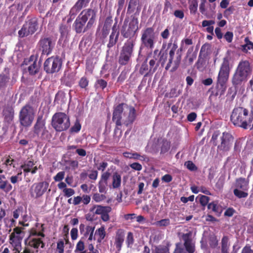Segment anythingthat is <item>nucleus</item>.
Listing matches in <instances>:
<instances>
[{
    "mask_svg": "<svg viewBox=\"0 0 253 253\" xmlns=\"http://www.w3.org/2000/svg\"><path fill=\"white\" fill-rule=\"evenodd\" d=\"M92 199L94 201L98 203L106 199V196L103 194L96 193L93 194Z\"/></svg>",
    "mask_w": 253,
    "mask_h": 253,
    "instance_id": "56",
    "label": "nucleus"
},
{
    "mask_svg": "<svg viewBox=\"0 0 253 253\" xmlns=\"http://www.w3.org/2000/svg\"><path fill=\"white\" fill-rule=\"evenodd\" d=\"M141 38L155 39L154 29L153 27H148L142 31Z\"/></svg>",
    "mask_w": 253,
    "mask_h": 253,
    "instance_id": "30",
    "label": "nucleus"
},
{
    "mask_svg": "<svg viewBox=\"0 0 253 253\" xmlns=\"http://www.w3.org/2000/svg\"><path fill=\"white\" fill-rule=\"evenodd\" d=\"M138 19L135 15H131L130 21L126 18L121 29V34L125 39L135 40L139 30Z\"/></svg>",
    "mask_w": 253,
    "mask_h": 253,
    "instance_id": "4",
    "label": "nucleus"
},
{
    "mask_svg": "<svg viewBox=\"0 0 253 253\" xmlns=\"http://www.w3.org/2000/svg\"><path fill=\"white\" fill-rule=\"evenodd\" d=\"M45 121L42 116H39L34 127V133L40 136L41 131L45 128Z\"/></svg>",
    "mask_w": 253,
    "mask_h": 253,
    "instance_id": "28",
    "label": "nucleus"
},
{
    "mask_svg": "<svg viewBox=\"0 0 253 253\" xmlns=\"http://www.w3.org/2000/svg\"><path fill=\"white\" fill-rule=\"evenodd\" d=\"M149 72V68L148 67L147 63V60L143 62L139 69V73L141 75H144V77H147L150 75V73H148Z\"/></svg>",
    "mask_w": 253,
    "mask_h": 253,
    "instance_id": "40",
    "label": "nucleus"
},
{
    "mask_svg": "<svg viewBox=\"0 0 253 253\" xmlns=\"http://www.w3.org/2000/svg\"><path fill=\"white\" fill-rule=\"evenodd\" d=\"M182 239L184 241V246L186 251L188 253H194L195 252L194 246L191 243V240L189 238V234L188 233L183 234Z\"/></svg>",
    "mask_w": 253,
    "mask_h": 253,
    "instance_id": "27",
    "label": "nucleus"
},
{
    "mask_svg": "<svg viewBox=\"0 0 253 253\" xmlns=\"http://www.w3.org/2000/svg\"><path fill=\"white\" fill-rule=\"evenodd\" d=\"M86 247L88 253H99V251L98 250H94V245L92 242H86Z\"/></svg>",
    "mask_w": 253,
    "mask_h": 253,
    "instance_id": "57",
    "label": "nucleus"
},
{
    "mask_svg": "<svg viewBox=\"0 0 253 253\" xmlns=\"http://www.w3.org/2000/svg\"><path fill=\"white\" fill-rule=\"evenodd\" d=\"M204 46H202L200 52L198 61L196 63V66L197 69H200L202 68L204 65L205 64V60L204 57H202V52L203 51Z\"/></svg>",
    "mask_w": 253,
    "mask_h": 253,
    "instance_id": "50",
    "label": "nucleus"
},
{
    "mask_svg": "<svg viewBox=\"0 0 253 253\" xmlns=\"http://www.w3.org/2000/svg\"><path fill=\"white\" fill-rule=\"evenodd\" d=\"M134 237L133 234L131 232H128L127 234L126 244L127 247L131 248L134 243Z\"/></svg>",
    "mask_w": 253,
    "mask_h": 253,
    "instance_id": "53",
    "label": "nucleus"
},
{
    "mask_svg": "<svg viewBox=\"0 0 253 253\" xmlns=\"http://www.w3.org/2000/svg\"><path fill=\"white\" fill-rule=\"evenodd\" d=\"M215 23L214 20H204L202 21V26L203 27H207L206 28V31L208 33L211 34V35H213V26L212 25Z\"/></svg>",
    "mask_w": 253,
    "mask_h": 253,
    "instance_id": "34",
    "label": "nucleus"
},
{
    "mask_svg": "<svg viewBox=\"0 0 253 253\" xmlns=\"http://www.w3.org/2000/svg\"><path fill=\"white\" fill-rule=\"evenodd\" d=\"M228 242V237L224 236L221 239V253H229V244Z\"/></svg>",
    "mask_w": 253,
    "mask_h": 253,
    "instance_id": "36",
    "label": "nucleus"
},
{
    "mask_svg": "<svg viewBox=\"0 0 253 253\" xmlns=\"http://www.w3.org/2000/svg\"><path fill=\"white\" fill-rule=\"evenodd\" d=\"M63 192L65 197H70L75 194V191L72 188H64L63 190Z\"/></svg>",
    "mask_w": 253,
    "mask_h": 253,
    "instance_id": "63",
    "label": "nucleus"
},
{
    "mask_svg": "<svg viewBox=\"0 0 253 253\" xmlns=\"http://www.w3.org/2000/svg\"><path fill=\"white\" fill-rule=\"evenodd\" d=\"M48 186V183L46 181L34 183L30 189L31 197L35 198L41 197L46 191Z\"/></svg>",
    "mask_w": 253,
    "mask_h": 253,
    "instance_id": "15",
    "label": "nucleus"
},
{
    "mask_svg": "<svg viewBox=\"0 0 253 253\" xmlns=\"http://www.w3.org/2000/svg\"><path fill=\"white\" fill-rule=\"evenodd\" d=\"M229 61L228 57H224L220 66L217 77L216 84L221 88H225L230 72Z\"/></svg>",
    "mask_w": 253,
    "mask_h": 253,
    "instance_id": "6",
    "label": "nucleus"
},
{
    "mask_svg": "<svg viewBox=\"0 0 253 253\" xmlns=\"http://www.w3.org/2000/svg\"><path fill=\"white\" fill-rule=\"evenodd\" d=\"M209 244L211 248L214 249L217 247L218 245V241L216 237H211L210 239Z\"/></svg>",
    "mask_w": 253,
    "mask_h": 253,
    "instance_id": "60",
    "label": "nucleus"
},
{
    "mask_svg": "<svg viewBox=\"0 0 253 253\" xmlns=\"http://www.w3.org/2000/svg\"><path fill=\"white\" fill-rule=\"evenodd\" d=\"M51 125L56 131L66 130L70 126L69 117L65 113L57 112L52 117Z\"/></svg>",
    "mask_w": 253,
    "mask_h": 253,
    "instance_id": "5",
    "label": "nucleus"
},
{
    "mask_svg": "<svg viewBox=\"0 0 253 253\" xmlns=\"http://www.w3.org/2000/svg\"><path fill=\"white\" fill-rule=\"evenodd\" d=\"M156 60L152 59L149 61V72L148 73H150V75H153L156 72L159 66V64L156 63Z\"/></svg>",
    "mask_w": 253,
    "mask_h": 253,
    "instance_id": "45",
    "label": "nucleus"
},
{
    "mask_svg": "<svg viewBox=\"0 0 253 253\" xmlns=\"http://www.w3.org/2000/svg\"><path fill=\"white\" fill-rule=\"evenodd\" d=\"M208 209L211 210L217 215L219 216L222 211L221 207L217 204L216 201H213L208 205Z\"/></svg>",
    "mask_w": 253,
    "mask_h": 253,
    "instance_id": "32",
    "label": "nucleus"
},
{
    "mask_svg": "<svg viewBox=\"0 0 253 253\" xmlns=\"http://www.w3.org/2000/svg\"><path fill=\"white\" fill-rule=\"evenodd\" d=\"M221 143L218 145L217 149L223 152L228 151L231 147V141L233 140V137L229 133L224 132L220 137Z\"/></svg>",
    "mask_w": 253,
    "mask_h": 253,
    "instance_id": "18",
    "label": "nucleus"
},
{
    "mask_svg": "<svg viewBox=\"0 0 253 253\" xmlns=\"http://www.w3.org/2000/svg\"><path fill=\"white\" fill-rule=\"evenodd\" d=\"M9 80L10 77L9 75L4 74H0V91L5 90Z\"/></svg>",
    "mask_w": 253,
    "mask_h": 253,
    "instance_id": "31",
    "label": "nucleus"
},
{
    "mask_svg": "<svg viewBox=\"0 0 253 253\" xmlns=\"http://www.w3.org/2000/svg\"><path fill=\"white\" fill-rule=\"evenodd\" d=\"M155 253H169V248L166 246H160L155 248Z\"/></svg>",
    "mask_w": 253,
    "mask_h": 253,
    "instance_id": "61",
    "label": "nucleus"
},
{
    "mask_svg": "<svg viewBox=\"0 0 253 253\" xmlns=\"http://www.w3.org/2000/svg\"><path fill=\"white\" fill-rule=\"evenodd\" d=\"M231 122L236 126L245 129H253V112L243 107L234 108L230 116Z\"/></svg>",
    "mask_w": 253,
    "mask_h": 253,
    "instance_id": "2",
    "label": "nucleus"
},
{
    "mask_svg": "<svg viewBox=\"0 0 253 253\" xmlns=\"http://www.w3.org/2000/svg\"><path fill=\"white\" fill-rule=\"evenodd\" d=\"M185 166L190 171H196L197 170V167L191 161H188L185 163Z\"/></svg>",
    "mask_w": 253,
    "mask_h": 253,
    "instance_id": "59",
    "label": "nucleus"
},
{
    "mask_svg": "<svg viewBox=\"0 0 253 253\" xmlns=\"http://www.w3.org/2000/svg\"><path fill=\"white\" fill-rule=\"evenodd\" d=\"M107 82L102 79L97 80L96 81L94 87L96 89H101L103 90L105 88H106L107 86Z\"/></svg>",
    "mask_w": 253,
    "mask_h": 253,
    "instance_id": "46",
    "label": "nucleus"
},
{
    "mask_svg": "<svg viewBox=\"0 0 253 253\" xmlns=\"http://www.w3.org/2000/svg\"><path fill=\"white\" fill-rule=\"evenodd\" d=\"M35 165L33 160H27L24 164L21 165V168L23 169V171L25 173L30 172L32 168Z\"/></svg>",
    "mask_w": 253,
    "mask_h": 253,
    "instance_id": "37",
    "label": "nucleus"
},
{
    "mask_svg": "<svg viewBox=\"0 0 253 253\" xmlns=\"http://www.w3.org/2000/svg\"><path fill=\"white\" fill-rule=\"evenodd\" d=\"M79 16L87 22V28H91L96 22L97 10L92 8L84 9L82 11Z\"/></svg>",
    "mask_w": 253,
    "mask_h": 253,
    "instance_id": "14",
    "label": "nucleus"
},
{
    "mask_svg": "<svg viewBox=\"0 0 253 253\" xmlns=\"http://www.w3.org/2000/svg\"><path fill=\"white\" fill-rule=\"evenodd\" d=\"M170 224V220L169 218L163 219L155 222V225L160 227H166Z\"/></svg>",
    "mask_w": 253,
    "mask_h": 253,
    "instance_id": "54",
    "label": "nucleus"
},
{
    "mask_svg": "<svg viewBox=\"0 0 253 253\" xmlns=\"http://www.w3.org/2000/svg\"><path fill=\"white\" fill-rule=\"evenodd\" d=\"M252 72L253 67L248 60L240 61L232 78L233 85L237 86L247 81Z\"/></svg>",
    "mask_w": 253,
    "mask_h": 253,
    "instance_id": "3",
    "label": "nucleus"
},
{
    "mask_svg": "<svg viewBox=\"0 0 253 253\" xmlns=\"http://www.w3.org/2000/svg\"><path fill=\"white\" fill-rule=\"evenodd\" d=\"M170 143L167 140H163L161 148V153H165L170 149Z\"/></svg>",
    "mask_w": 253,
    "mask_h": 253,
    "instance_id": "52",
    "label": "nucleus"
},
{
    "mask_svg": "<svg viewBox=\"0 0 253 253\" xmlns=\"http://www.w3.org/2000/svg\"><path fill=\"white\" fill-rule=\"evenodd\" d=\"M25 248L28 249L31 253H38L40 247L43 249L45 244L41 238H31L27 237L24 240Z\"/></svg>",
    "mask_w": 253,
    "mask_h": 253,
    "instance_id": "13",
    "label": "nucleus"
},
{
    "mask_svg": "<svg viewBox=\"0 0 253 253\" xmlns=\"http://www.w3.org/2000/svg\"><path fill=\"white\" fill-rule=\"evenodd\" d=\"M64 243L62 240H59L57 243V250L58 253H64Z\"/></svg>",
    "mask_w": 253,
    "mask_h": 253,
    "instance_id": "64",
    "label": "nucleus"
},
{
    "mask_svg": "<svg viewBox=\"0 0 253 253\" xmlns=\"http://www.w3.org/2000/svg\"><path fill=\"white\" fill-rule=\"evenodd\" d=\"M121 176L117 172L113 173L112 176V187L117 189L121 186Z\"/></svg>",
    "mask_w": 253,
    "mask_h": 253,
    "instance_id": "33",
    "label": "nucleus"
},
{
    "mask_svg": "<svg viewBox=\"0 0 253 253\" xmlns=\"http://www.w3.org/2000/svg\"><path fill=\"white\" fill-rule=\"evenodd\" d=\"M193 41L191 39L185 38L181 41L180 47L176 51V57L175 60L173 61V66L170 70L171 72L175 71L179 66L182 57L181 52L183 49L184 44L190 45L193 44Z\"/></svg>",
    "mask_w": 253,
    "mask_h": 253,
    "instance_id": "16",
    "label": "nucleus"
},
{
    "mask_svg": "<svg viewBox=\"0 0 253 253\" xmlns=\"http://www.w3.org/2000/svg\"><path fill=\"white\" fill-rule=\"evenodd\" d=\"M110 175L111 173L108 171H105L101 174L100 179L98 182V189L100 193L106 192L108 180Z\"/></svg>",
    "mask_w": 253,
    "mask_h": 253,
    "instance_id": "25",
    "label": "nucleus"
},
{
    "mask_svg": "<svg viewBox=\"0 0 253 253\" xmlns=\"http://www.w3.org/2000/svg\"><path fill=\"white\" fill-rule=\"evenodd\" d=\"M171 45L172 46H171L170 50H169V62L167 63V64L165 67V69L166 71H168L170 69V68L171 66L173 60L174 59V56L175 55V52L176 51V49L178 47L177 44L176 42H174L172 44L171 43H169L168 44L169 47H170V46H171Z\"/></svg>",
    "mask_w": 253,
    "mask_h": 253,
    "instance_id": "26",
    "label": "nucleus"
},
{
    "mask_svg": "<svg viewBox=\"0 0 253 253\" xmlns=\"http://www.w3.org/2000/svg\"><path fill=\"white\" fill-rule=\"evenodd\" d=\"M200 196V203L202 206L205 207L208 205L210 201V197L205 195H199Z\"/></svg>",
    "mask_w": 253,
    "mask_h": 253,
    "instance_id": "58",
    "label": "nucleus"
},
{
    "mask_svg": "<svg viewBox=\"0 0 253 253\" xmlns=\"http://www.w3.org/2000/svg\"><path fill=\"white\" fill-rule=\"evenodd\" d=\"M141 45L147 48L152 49L154 47V40L141 38Z\"/></svg>",
    "mask_w": 253,
    "mask_h": 253,
    "instance_id": "38",
    "label": "nucleus"
},
{
    "mask_svg": "<svg viewBox=\"0 0 253 253\" xmlns=\"http://www.w3.org/2000/svg\"><path fill=\"white\" fill-rule=\"evenodd\" d=\"M135 44V40H127L122 47L120 53L131 57Z\"/></svg>",
    "mask_w": 253,
    "mask_h": 253,
    "instance_id": "23",
    "label": "nucleus"
},
{
    "mask_svg": "<svg viewBox=\"0 0 253 253\" xmlns=\"http://www.w3.org/2000/svg\"><path fill=\"white\" fill-rule=\"evenodd\" d=\"M106 231L104 226H101L100 228L96 229L95 232V235L98 236L97 243H100L106 236Z\"/></svg>",
    "mask_w": 253,
    "mask_h": 253,
    "instance_id": "35",
    "label": "nucleus"
},
{
    "mask_svg": "<svg viewBox=\"0 0 253 253\" xmlns=\"http://www.w3.org/2000/svg\"><path fill=\"white\" fill-rule=\"evenodd\" d=\"M95 209L94 213L100 215L101 219L104 221H108L110 219L109 213L111 211L112 208L110 206H103L101 205H94L90 210L93 211Z\"/></svg>",
    "mask_w": 253,
    "mask_h": 253,
    "instance_id": "17",
    "label": "nucleus"
},
{
    "mask_svg": "<svg viewBox=\"0 0 253 253\" xmlns=\"http://www.w3.org/2000/svg\"><path fill=\"white\" fill-rule=\"evenodd\" d=\"M63 61L59 56H52L45 60L43 64L44 71L47 74H53L61 69Z\"/></svg>",
    "mask_w": 253,
    "mask_h": 253,
    "instance_id": "8",
    "label": "nucleus"
},
{
    "mask_svg": "<svg viewBox=\"0 0 253 253\" xmlns=\"http://www.w3.org/2000/svg\"><path fill=\"white\" fill-rule=\"evenodd\" d=\"M12 189V186L7 180L4 175H0V190L7 193Z\"/></svg>",
    "mask_w": 253,
    "mask_h": 253,
    "instance_id": "29",
    "label": "nucleus"
},
{
    "mask_svg": "<svg viewBox=\"0 0 253 253\" xmlns=\"http://www.w3.org/2000/svg\"><path fill=\"white\" fill-rule=\"evenodd\" d=\"M189 8L190 13L195 15L197 12L198 0H192L191 1L189 2Z\"/></svg>",
    "mask_w": 253,
    "mask_h": 253,
    "instance_id": "41",
    "label": "nucleus"
},
{
    "mask_svg": "<svg viewBox=\"0 0 253 253\" xmlns=\"http://www.w3.org/2000/svg\"><path fill=\"white\" fill-rule=\"evenodd\" d=\"M245 42H246V44L242 45L241 46L242 50L245 53H247L248 50H250L251 49H253V42L250 41L248 37L245 38Z\"/></svg>",
    "mask_w": 253,
    "mask_h": 253,
    "instance_id": "43",
    "label": "nucleus"
},
{
    "mask_svg": "<svg viewBox=\"0 0 253 253\" xmlns=\"http://www.w3.org/2000/svg\"><path fill=\"white\" fill-rule=\"evenodd\" d=\"M38 28V18L35 16H28L27 20L22 26L18 34L20 38H22L34 34Z\"/></svg>",
    "mask_w": 253,
    "mask_h": 253,
    "instance_id": "7",
    "label": "nucleus"
},
{
    "mask_svg": "<svg viewBox=\"0 0 253 253\" xmlns=\"http://www.w3.org/2000/svg\"><path fill=\"white\" fill-rule=\"evenodd\" d=\"M34 57L31 56L29 59H25L23 64L29 65L27 70L30 75L33 76L37 74L40 68V66L38 64L36 60H34Z\"/></svg>",
    "mask_w": 253,
    "mask_h": 253,
    "instance_id": "19",
    "label": "nucleus"
},
{
    "mask_svg": "<svg viewBox=\"0 0 253 253\" xmlns=\"http://www.w3.org/2000/svg\"><path fill=\"white\" fill-rule=\"evenodd\" d=\"M249 180L243 177L236 179L235 183V188L233 190L234 195L240 199L247 197L249 189Z\"/></svg>",
    "mask_w": 253,
    "mask_h": 253,
    "instance_id": "10",
    "label": "nucleus"
},
{
    "mask_svg": "<svg viewBox=\"0 0 253 253\" xmlns=\"http://www.w3.org/2000/svg\"><path fill=\"white\" fill-rule=\"evenodd\" d=\"M89 84V80L85 77H82L79 81L78 84L80 87L85 90L87 89V87Z\"/></svg>",
    "mask_w": 253,
    "mask_h": 253,
    "instance_id": "49",
    "label": "nucleus"
},
{
    "mask_svg": "<svg viewBox=\"0 0 253 253\" xmlns=\"http://www.w3.org/2000/svg\"><path fill=\"white\" fill-rule=\"evenodd\" d=\"M112 23H113L112 17L111 16H108L106 18V19L105 20L103 27H105V28H107L110 29Z\"/></svg>",
    "mask_w": 253,
    "mask_h": 253,
    "instance_id": "62",
    "label": "nucleus"
},
{
    "mask_svg": "<svg viewBox=\"0 0 253 253\" xmlns=\"http://www.w3.org/2000/svg\"><path fill=\"white\" fill-rule=\"evenodd\" d=\"M125 231L123 229H119L116 232L114 244L118 252H120L125 240Z\"/></svg>",
    "mask_w": 253,
    "mask_h": 253,
    "instance_id": "24",
    "label": "nucleus"
},
{
    "mask_svg": "<svg viewBox=\"0 0 253 253\" xmlns=\"http://www.w3.org/2000/svg\"><path fill=\"white\" fill-rule=\"evenodd\" d=\"M90 0H78L69 12L70 18L74 19L80 10L86 7Z\"/></svg>",
    "mask_w": 253,
    "mask_h": 253,
    "instance_id": "20",
    "label": "nucleus"
},
{
    "mask_svg": "<svg viewBox=\"0 0 253 253\" xmlns=\"http://www.w3.org/2000/svg\"><path fill=\"white\" fill-rule=\"evenodd\" d=\"M94 69V65L91 60H87L85 64V73L92 74Z\"/></svg>",
    "mask_w": 253,
    "mask_h": 253,
    "instance_id": "51",
    "label": "nucleus"
},
{
    "mask_svg": "<svg viewBox=\"0 0 253 253\" xmlns=\"http://www.w3.org/2000/svg\"><path fill=\"white\" fill-rule=\"evenodd\" d=\"M139 4V0H129L127 13H131L134 11L136 9V7Z\"/></svg>",
    "mask_w": 253,
    "mask_h": 253,
    "instance_id": "39",
    "label": "nucleus"
},
{
    "mask_svg": "<svg viewBox=\"0 0 253 253\" xmlns=\"http://www.w3.org/2000/svg\"><path fill=\"white\" fill-rule=\"evenodd\" d=\"M55 45V40L52 37L42 36L38 43L39 49L42 55L50 54Z\"/></svg>",
    "mask_w": 253,
    "mask_h": 253,
    "instance_id": "11",
    "label": "nucleus"
},
{
    "mask_svg": "<svg viewBox=\"0 0 253 253\" xmlns=\"http://www.w3.org/2000/svg\"><path fill=\"white\" fill-rule=\"evenodd\" d=\"M125 103H120L117 105L114 109L112 116V121L116 125L114 129V138L117 141H119L122 136V131L121 126L123 124L126 126H131L136 118L135 110L134 108L131 107L129 108V112L127 117L123 120V116L126 115L124 112V106Z\"/></svg>",
    "mask_w": 253,
    "mask_h": 253,
    "instance_id": "1",
    "label": "nucleus"
},
{
    "mask_svg": "<svg viewBox=\"0 0 253 253\" xmlns=\"http://www.w3.org/2000/svg\"><path fill=\"white\" fill-rule=\"evenodd\" d=\"M131 58L126 55L120 53L118 59V63L122 66L126 65L128 63Z\"/></svg>",
    "mask_w": 253,
    "mask_h": 253,
    "instance_id": "42",
    "label": "nucleus"
},
{
    "mask_svg": "<svg viewBox=\"0 0 253 253\" xmlns=\"http://www.w3.org/2000/svg\"><path fill=\"white\" fill-rule=\"evenodd\" d=\"M84 243L82 240H80L77 244L75 252H81V253H88L87 250H84Z\"/></svg>",
    "mask_w": 253,
    "mask_h": 253,
    "instance_id": "48",
    "label": "nucleus"
},
{
    "mask_svg": "<svg viewBox=\"0 0 253 253\" xmlns=\"http://www.w3.org/2000/svg\"><path fill=\"white\" fill-rule=\"evenodd\" d=\"M172 6L170 2L168 0H165L164 3V7L163 10L162 14L167 16L171 13L170 10H172Z\"/></svg>",
    "mask_w": 253,
    "mask_h": 253,
    "instance_id": "44",
    "label": "nucleus"
},
{
    "mask_svg": "<svg viewBox=\"0 0 253 253\" xmlns=\"http://www.w3.org/2000/svg\"><path fill=\"white\" fill-rule=\"evenodd\" d=\"M35 113L33 108L29 104L23 106L19 113V119L22 126H30L34 119Z\"/></svg>",
    "mask_w": 253,
    "mask_h": 253,
    "instance_id": "9",
    "label": "nucleus"
},
{
    "mask_svg": "<svg viewBox=\"0 0 253 253\" xmlns=\"http://www.w3.org/2000/svg\"><path fill=\"white\" fill-rule=\"evenodd\" d=\"M86 23L87 22L78 15L73 25V28L76 33H85L90 29L91 28H86Z\"/></svg>",
    "mask_w": 253,
    "mask_h": 253,
    "instance_id": "22",
    "label": "nucleus"
},
{
    "mask_svg": "<svg viewBox=\"0 0 253 253\" xmlns=\"http://www.w3.org/2000/svg\"><path fill=\"white\" fill-rule=\"evenodd\" d=\"M119 34L120 32L117 27V22H116L113 26L111 33L109 36V42L107 45L109 49H111L116 45L118 41Z\"/></svg>",
    "mask_w": 253,
    "mask_h": 253,
    "instance_id": "21",
    "label": "nucleus"
},
{
    "mask_svg": "<svg viewBox=\"0 0 253 253\" xmlns=\"http://www.w3.org/2000/svg\"><path fill=\"white\" fill-rule=\"evenodd\" d=\"M70 28L66 24H62L59 27V32L61 34V37L63 38L67 37L68 35Z\"/></svg>",
    "mask_w": 253,
    "mask_h": 253,
    "instance_id": "47",
    "label": "nucleus"
},
{
    "mask_svg": "<svg viewBox=\"0 0 253 253\" xmlns=\"http://www.w3.org/2000/svg\"><path fill=\"white\" fill-rule=\"evenodd\" d=\"M24 229L23 227H15L10 234L9 242L13 248L22 246V241L25 235Z\"/></svg>",
    "mask_w": 253,
    "mask_h": 253,
    "instance_id": "12",
    "label": "nucleus"
},
{
    "mask_svg": "<svg viewBox=\"0 0 253 253\" xmlns=\"http://www.w3.org/2000/svg\"><path fill=\"white\" fill-rule=\"evenodd\" d=\"M127 74V70L125 69L122 71L118 78L117 82L119 83L120 84H122L126 79Z\"/></svg>",
    "mask_w": 253,
    "mask_h": 253,
    "instance_id": "55",
    "label": "nucleus"
}]
</instances>
